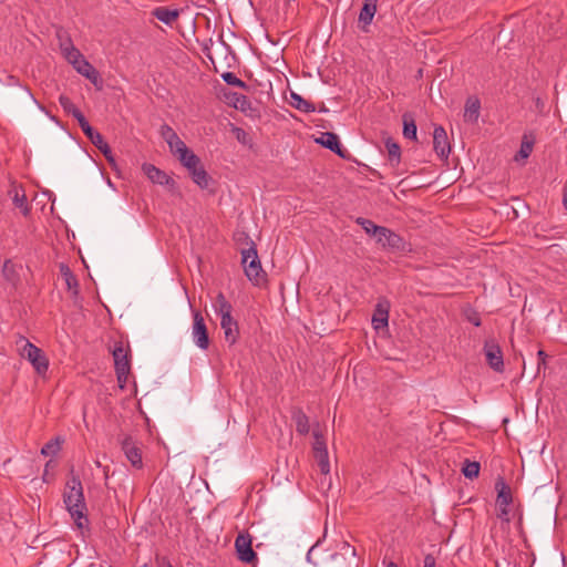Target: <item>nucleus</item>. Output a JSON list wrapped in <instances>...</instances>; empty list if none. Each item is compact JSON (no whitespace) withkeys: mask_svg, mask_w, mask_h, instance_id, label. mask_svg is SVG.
<instances>
[{"mask_svg":"<svg viewBox=\"0 0 567 567\" xmlns=\"http://www.w3.org/2000/svg\"><path fill=\"white\" fill-rule=\"evenodd\" d=\"M357 223L364 229V231L372 236V237H377L379 230L382 228V226H378L375 225L372 220L370 219H365V218H362V217H359L357 219Z\"/></svg>","mask_w":567,"mask_h":567,"instance_id":"35","label":"nucleus"},{"mask_svg":"<svg viewBox=\"0 0 567 567\" xmlns=\"http://www.w3.org/2000/svg\"><path fill=\"white\" fill-rule=\"evenodd\" d=\"M240 99H241L243 101H245V96H243V95H240L239 97H237V101H239Z\"/></svg>","mask_w":567,"mask_h":567,"instance_id":"51","label":"nucleus"},{"mask_svg":"<svg viewBox=\"0 0 567 567\" xmlns=\"http://www.w3.org/2000/svg\"><path fill=\"white\" fill-rule=\"evenodd\" d=\"M467 320L476 327L481 326V318L477 312H470L466 315Z\"/></svg>","mask_w":567,"mask_h":567,"instance_id":"42","label":"nucleus"},{"mask_svg":"<svg viewBox=\"0 0 567 567\" xmlns=\"http://www.w3.org/2000/svg\"><path fill=\"white\" fill-rule=\"evenodd\" d=\"M537 357H538V361H539V362H538V367L540 365V363L545 364V361H546V358H547L546 352H545V351H543V350H539V351L537 352Z\"/></svg>","mask_w":567,"mask_h":567,"instance_id":"46","label":"nucleus"},{"mask_svg":"<svg viewBox=\"0 0 567 567\" xmlns=\"http://www.w3.org/2000/svg\"><path fill=\"white\" fill-rule=\"evenodd\" d=\"M10 193L13 194L12 200L14 206L19 208L23 215H28L30 208L24 192L19 187L14 186Z\"/></svg>","mask_w":567,"mask_h":567,"instance_id":"25","label":"nucleus"},{"mask_svg":"<svg viewBox=\"0 0 567 567\" xmlns=\"http://www.w3.org/2000/svg\"><path fill=\"white\" fill-rule=\"evenodd\" d=\"M59 39H60V49H61L63 56L68 53V51H70V49H75V47L73 45L70 38H68V37L62 38L61 35H59Z\"/></svg>","mask_w":567,"mask_h":567,"instance_id":"41","label":"nucleus"},{"mask_svg":"<svg viewBox=\"0 0 567 567\" xmlns=\"http://www.w3.org/2000/svg\"><path fill=\"white\" fill-rule=\"evenodd\" d=\"M112 355L118 386L124 389L131 372L130 347L122 341H117L112 349Z\"/></svg>","mask_w":567,"mask_h":567,"instance_id":"2","label":"nucleus"},{"mask_svg":"<svg viewBox=\"0 0 567 567\" xmlns=\"http://www.w3.org/2000/svg\"><path fill=\"white\" fill-rule=\"evenodd\" d=\"M496 489L497 505L508 507L513 499L511 488L503 481H498L496 483Z\"/></svg>","mask_w":567,"mask_h":567,"instance_id":"24","label":"nucleus"},{"mask_svg":"<svg viewBox=\"0 0 567 567\" xmlns=\"http://www.w3.org/2000/svg\"><path fill=\"white\" fill-rule=\"evenodd\" d=\"M59 102L66 113L72 114L74 118H76L80 126L86 121L82 112L73 104L70 97L61 95Z\"/></svg>","mask_w":567,"mask_h":567,"instance_id":"22","label":"nucleus"},{"mask_svg":"<svg viewBox=\"0 0 567 567\" xmlns=\"http://www.w3.org/2000/svg\"><path fill=\"white\" fill-rule=\"evenodd\" d=\"M378 0H364L363 6L359 13V22L369 25L371 24L377 13Z\"/></svg>","mask_w":567,"mask_h":567,"instance_id":"20","label":"nucleus"},{"mask_svg":"<svg viewBox=\"0 0 567 567\" xmlns=\"http://www.w3.org/2000/svg\"><path fill=\"white\" fill-rule=\"evenodd\" d=\"M78 73L90 80L94 85L100 83V74L93 65L83 56L74 65Z\"/></svg>","mask_w":567,"mask_h":567,"instance_id":"15","label":"nucleus"},{"mask_svg":"<svg viewBox=\"0 0 567 567\" xmlns=\"http://www.w3.org/2000/svg\"><path fill=\"white\" fill-rule=\"evenodd\" d=\"M144 174L147 178L158 185H173L174 181L163 171L154 166L153 164L145 163L142 166Z\"/></svg>","mask_w":567,"mask_h":567,"instance_id":"14","label":"nucleus"},{"mask_svg":"<svg viewBox=\"0 0 567 567\" xmlns=\"http://www.w3.org/2000/svg\"><path fill=\"white\" fill-rule=\"evenodd\" d=\"M64 58L70 64L74 65L81 58H83V54L75 48L70 49Z\"/></svg>","mask_w":567,"mask_h":567,"instance_id":"40","label":"nucleus"},{"mask_svg":"<svg viewBox=\"0 0 567 567\" xmlns=\"http://www.w3.org/2000/svg\"><path fill=\"white\" fill-rule=\"evenodd\" d=\"M81 128H82L83 133L92 142V144L94 146H96L103 153L105 158L110 163H114V156H113L112 150L109 146V144L104 141L103 136L99 132L94 131L87 121L82 123Z\"/></svg>","mask_w":567,"mask_h":567,"instance_id":"9","label":"nucleus"},{"mask_svg":"<svg viewBox=\"0 0 567 567\" xmlns=\"http://www.w3.org/2000/svg\"><path fill=\"white\" fill-rule=\"evenodd\" d=\"M385 567H398V565L393 561H390L385 565Z\"/></svg>","mask_w":567,"mask_h":567,"instance_id":"49","label":"nucleus"},{"mask_svg":"<svg viewBox=\"0 0 567 567\" xmlns=\"http://www.w3.org/2000/svg\"><path fill=\"white\" fill-rule=\"evenodd\" d=\"M121 447L122 451L127 458V461L131 463V465L135 468H142L143 467V460H142V450L137 441H135L131 436H125L121 441Z\"/></svg>","mask_w":567,"mask_h":567,"instance_id":"7","label":"nucleus"},{"mask_svg":"<svg viewBox=\"0 0 567 567\" xmlns=\"http://www.w3.org/2000/svg\"><path fill=\"white\" fill-rule=\"evenodd\" d=\"M241 264L245 275L255 286H260L265 281L266 275L254 246L241 251Z\"/></svg>","mask_w":567,"mask_h":567,"instance_id":"4","label":"nucleus"},{"mask_svg":"<svg viewBox=\"0 0 567 567\" xmlns=\"http://www.w3.org/2000/svg\"><path fill=\"white\" fill-rule=\"evenodd\" d=\"M177 158L187 171L195 168V166L200 164L199 157L189 148L187 151H184V153H181V155H178Z\"/></svg>","mask_w":567,"mask_h":567,"instance_id":"28","label":"nucleus"},{"mask_svg":"<svg viewBox=\"0 0 567 567\" xmlns=\"http://www.w3.org/2000/svg\"><path fill=\"white\" fill-rule=\"evenodd\" d=\"M63 498L76 527L79 529L86 528L89 524L87 517L85 516L86 505L82 483L79 477L72 476L68 481Z\"/></svg>","mask_w":567,"mask_h":567,"instance_id":"1","label":"nucleus"},{"mask_svg":"<svg viewBox=\"0 0 567 567\" xmlns=\"http://www.w3.org/2000/svg\"><path fill=\"white\" fill-rule=\"evenodd\" d=\"M220 328L224 331L225 340L229 344L236 343L239 337V327L233 316L220 320Z\"/></svg>","mask_w":567,"mask_h":567,"instance_id":"16","label":"nucleus"},{"mask_svg":"<svg viewBox=\"0 0 567 567\" xmlns=\"http://www.w3.org/2000/svg\"><path fill=\"white\" fill-rule=\"evenodd\" d=\"M403 135L405 138H409V140H416V124L414 122V120H408L406 116H404V121H403Z\"/></svg>","mask_w":567,"mask_h":567,"instance_id":"36","label":"nucleus"},{"mask_svg":"<svg viewBox=\"0 0 567 567\" xmlns=\"http://www.w3.org/2000/svg\"><path fill=\"white\" fill-rule=\"evenodd\" d=\"M221 78L229 85L243 89L246 87V83L233 72H225L221 74Z\"/></svg>","mask_w":567,"mask_h":567,"instance_id":"37","label":"nucleus"},{"mask_svg":"<svg viewBox=\"0 0 567 567\" xmlns=\"http://www.w3.org/2000/svg\"><path fill=\"white\" fill-rule=\"evenodd\" d=\"M564 205L567 208V197L564 198Z\"/></svg>","mask_w":567,"mask_h":567,"instance_id":"50","label":"nucleus"},{"mask_svg":"<svg viewBox=\"0 0 567 567\" xmlns=\"http://www.w3.org/2000/svg\"><path fill=\"white\" fill-rule=\"evenodd\" d=\"M312 435H313V440L315 441H320V440H323V434L319 427V425H317L313 431H312Z\"/></svg>","mask_w":567,"mask_h":567,"instance_id":"44","label":"nucleus"},{"mask_svg":"<svg viewBox=\"0 0 567 567\" xmlns=\"http://www.w3.org/2000/svg\"><path fill=\"white\" fill-rule=\"evenodd\" d=\"M290 105L306 113L315 111V106L310 102L303 100L299 94L295 92H291L290 94Z\"/></svg>","mask_w":567,"mask_h":567,"instance_id":"30","label":"nucleus"},{"mask_svg":"<svg viewBox=\"0 0 567 567\" xmlns=\"http://www.w3.org/2000/svg\"><path fill=\"white\" fill-rule=\"evenodd\" d=\"M60 271H61V275H62V277H63V279L65 281V285H66L68 289L76 292V289H78V286H79L78 285V279L73 275L71 269L66 265L61 264Z\"/></svg>","mask_w":567,"mask_h":567,"instance_id":"31","label":"nucleus"},{"mask_svg":"<svg viewBox=\"0 0 567 567\" xmlns=\"http://www.w3.org/2000/svg\"><path fill=\"white\" fill-rule=\"evenodd\" d=\"M499 507V513H498V517L508 522L509 518H508V514H509V511H508V507H505V506H498Z\"/></svg>","mask_w":567,"mask_h":567,"instance_id":"43","label":"nucleus"},{"mask_svg":"<svg viewBox=\"0 0 567 567\" xmlns=\"http://www.w3.org/2000/svg\"><path fill=\"white\" fill-rule=\"evenodd\" d=\"M433 147L435 153L441 158H447L451 152V146L447 140V134L442 126H436L433 132Z\"/></svg>","mask_w":567,"mask_h":567,"instance_id":"11","label":"nucleus"},{"mask_svg":"<svg viewBox=\"0 0 567 567\" xmlns=\"http://www.w3.org/2000/svg\"><path fill=\"white\" fill-rule=\"evenodd\" d=\"M252 539L248 533H240L235 539V548L238 556V559L243 563L250 564L256 558L257 555L251 546Z\"/></svg>","mask_w":567,"mask_h":567,"instance_id":"6","label":"nucleus"},{"mask_svg":"<svg viewBox=\"0 0 567 567\" xmlns=\"http://www.w3.org/2000/svg\"><path fill=\"white\" fill-rule=\"evenodd\" d=\"M192 339L200 350L209 347L208 330L204 317L199 311H193Z\"/></svg>","mask_w":567,"mask_h":567,"instance_id":"5","label":"nucleus"},{"mask_svg":"<svg viewBox=\"0 0 567 567\" xmlns=\"http://www.w3.org/2000/svg\"><path fill=\"white\" fill-rule=\"evenodd\" d=\"M480 463L478 462H472L470 460H465L464 461V464H463V467H462V473L464 474L465 477L467 478H475L478 476L480 474Z\"/></svg>","mask_w":567,"mask_h":567,"instance_id":"34","label":"nucleus"},{"mask_svg":"<svg viewBox=\"0 0 567 567\" xmlns=\"http://www.w3.org/2000/svg\"><path fill=\"white\" fill-rule=\"evenodd\" d=\"M424 567H435V559L432 555H426L424 558Z\"/></svg>","mask_w":567,"mask_h":567,"instance_id":"45","label":"nucleus"},{"mask_svg":"<svg viewBox=\"0 0 567 567\" xmlns=\"http://www.w3.org/2000/svg\"><path fill=\"white\" fill-rule=\"evenodd\" d=\"M312 449H313L315 458H316V461L318 463L320 472L323 475L329 474V472H330V463H329V456H328V449H327L326 440L323 439V440H320V441H313Z\"/></svg>","mask_w":567,"mask_h":567,"instance_id":"13","label":"nucleus"},{"mask_svg":"<svg viewBox=\"0 0 567 567\" xmlns=\"http://www.w3.org/2000/svg\"><path fill=\"white\" fill-rule=\"evenodd\" d=\"M63 442L64 440L61 436H56L50 440L41 449V454L43 456H55L60 452Z\"/></svg>","mask_w":567,"mask_h":567,"instance_id":"26","label":"nucleus"},{"mask_svg":"<svg viewBox=\"0 0 567 567\" xmlns=\"http://www.w3.org/2000/svg\"><path fill=\"white\" fill-rule=\"evenodd\" d=\"M158 567H173V565L166 560V559H163L159 564H158Z\"/></svg>","mask_w":567,"mask_h":567,"instance_id":"47","label":"nucleus"},{"mask_svg":"<svg viewBox=\"0 0 567 567\" xmlns=\"http://www.w3.org/2000/svg\"><path fill=\"white\" fill-rule=\"evenodd\" d=\"M533 147H534V142L527 140V137L524 136L520 147H519V151L515 155V161L519 162V161H525L526 158H528L533 152Z\"/></svg>","mask_w":567,"mask_h":567,"instance_id":"33","label":"nucleus"},{"mask_svg":"<svg viewBox=\"0 0 567 567\" xmlns=\"http://www.w3.org/2000/svg\"><path fill=\"white\" fill-rule=\"evenodd\" d=\"M385 147L388 151L389 161L392 166H396L400 163L401 158V148L399 144L388 140L385 143Z\"/></svg>","mask_w":567,"mask_h":567,"instance_id":"32","label":"nucleus"},{"mask_svg":"<svg viewBox=\"0 0 567 567\" xmlns=\"http://www.w3.org/2000/svg\"><path fill=\"white\" fill-rule=\"evenodd\" d=\"M484 354L488 365L496 372L504 371V360L501 347L495 340H486L484 344Z\"/></svg>","mask_w":567,"mask_h":567,"instance_id":"8","label":"nucleus"},{"mask_svg":"<svg viewBox=\"0 0 567 567\" xmlns=\"http://www.w3.org/2000/svg\"><path fill=\"white\" fill-rule=\"evenodd\" d=\"M17 346L21 357L27 359L39 374L47 372L49 362L40 348L31 343L24 337H19Z\"/></svg>","mask_w":567,"mask_h":567,"instance_id":"3","label":"nucleus"},{"mask_svg":"<svg viewBox=\"0 0 567 567\" xmlns=\"http://www.w3.org/2000/svg\"><path fill=\"white\" fill-rule=\"evenodd\" d=\"M375 240L383 248H389L393 250L404 249V240L398 234L383 226L379 230Z\"/></svg>","mask_w":567,"mask_h":567,"instance_id":"10","label":"nucleus"},{"mask_svg":"<svg viewBox=\"0 0 567 567\" xmlns=\"http://www.w3.org/2000/svg\"><path fill=\"white\" fill-rule=\"evenodd\" d=\"M316 142L323 147L334 152L336 154L342 156L339 137L337 134L332 132L321 133V136L316 140Z\"/></svg>","mask_w":567,"mask_h":567,"instance_id":"18","label":"nucleus"},{"mask_svg":"<svg viewBox=\"0 0 567 567\" xmlns=\"http://www.w3.org/2000/svg\"><path fill=\"white\" fill-rule=\"evenodd\" d=\"M2 275L4 279L11 284L12 286H16L19 281V274L17 270V266L11 260H6L2 267Z\"/></svg>","mask_w":567,"mask_h":567,"instance_id":"27","label":"nucleus"},{"mask_svg":"<svg viewBox=\"0 0 567 567\" xmlns=\"http://www.w3.org/2000/svg\"><path fill=\"white\" fill-rule=\"evenodd\" d=\"M152 16L161 22L171 25L179 17V11L177 9H169L167 7H157L152 10Z\"/></svg>","mask_w":567,"mask_h":567,"instance_id":"19","label":"nucleus"},{"mask_svg":"<svg viewBox=\"0 0 567 567\" xmlns=\"http://www.w3.org/2000/svg\"><path fill=\"white\" fill-rule=\"evenodd\" d=\"M536 102H537V105H540V99L539 97L536 100Z\"/></svg>","mask_w":567,"mask_h":567,"instance_id":"52","label":"nucleus"},{"mask_svg":"<svg viewBox=\"0 0 567 567\" xmlns=\"http://www.w3.org/2000/svg\"><path fill=\"white\" fill-rule=\"evenodd\" d=\"M296 423V430L299 434L306 435L310 431L308 416L302 411H297L292 416Z\"/></svg>","mask_w":567,"mask_h":567,"instance_id":"29","label":"nucleus"},{"mask_svg":"<svg viewBox=\"0 0 567 567\" xmlns=\"http://www.w3.org/2000/svg\"><path fill=\"white\" fill-rule=\"evenodd\" d=\"M213 309L220 320L231 317L233 306L223 292H219L216 296V299L213 302Z\"/></svg>","mask_w":567,"mask_h":567,"instance_id":"17","label":"nucleus"},{"mask_svg":"<svg viewBox=\"0 0 567 567\" xmlns=\"http://www.w3.org/2000/svg\"><path fill=\"white\" fill-rule=\"evenodd\" d=\"M188 173L192 176L193 182L200 188L208 187L210 178L202 164H198L195 166V168L189 169Z\"/></svg>","mask_w":567,"mask_h":567,"instance_id":"21","label":"nucleus"},{"mask_svg":"<svg viewBox=\"0 0 567 567\" xmlns=\"http://www.w3.org/2000/svg\"><path fill=\"white\" fill-rule=\"evenodd\" d=\"M169 151L177 157L181 155V153H184V151H187L188 147L186 144L179 138H175V141L172 142V144H168Z\"/></svg>","mask_w":567,"mask_h":567,"instance_id":"39","label":"nucleus"},{"mask_svg":"<svg viewBox=\"0 0 567 567\" xmlns=\"http://www.w3.org/2000/svg\"><path fill=\"white\" fill-rule=\"evenodd\" d=\"M161 136L165 140L167 144H172V142L178 137L176 132L167 124L161 126Z\"/></svg>","mask_w":567,"mask_h":567,"instance_id":"38","label":"nucleus"},{"mask_svg":"<svg viewBox=\"0 0 567 567\" xmlns=\"http://www.w3.org/2000/svg\"><path fill=\"white\" fill-rule=\"evenodd\" d=\"M481 104L477 99H468L464 110V121L475 123L480 116Z\"/></svg>","mask_w":567,"mask_h":567,"instance_id":"23","label":"nucleus"},{"mask_svg":"<svg viewBox=\"0 0 567 567\" xmlns=\"http://www.w3.org/2000/svg\"><path fill=\"white\" fill-rule=\"evenodd\" d=\"M390 302L386 299H380L375 306L372 316V326L375 330L388 327L389 322Z\"/></svg>","mask_w":567,"mask_h":567,"instance_id":"12","label":"nucleus"},{"mask_svg":"<svg viewBox=\"0 0 567 567\" xmlns=\"http://www.w3.org/2000/svg\"><path fill=\"white\" fill-rule=\"evenodd\" d=\"M317 549V545L312 546L309 550H308V559L310 560L311 558V555L316 551Z\"/></svg>","mask_w":567,"mask_h":567,"instance_id":"48","label":"nucleus"}]
</instances>
